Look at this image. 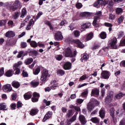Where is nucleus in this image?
<instances>
[{
    "instance_id": "nucleus-63",
    "label": "nucleus",
    "mask_w": 125,
    "mask_h": 125,
    "mask_svg": "<svg viewBox=\"0 0 125 125\" xmlns=\"http://www.w3.org/2000/svg\"><path fill=\"white\" fill-rule=\"evenodd\" d=\"M119 125H125V118H123L120 121Z\"/></svg>"
},
{
    "instance_id": "nucleus-14",
    "label": "nucleus",
    "mask_w": 125,
    "mask_h": 125,
    "mask_svg": "<svg viewBox=\"0 0 125 125\" xmlns=\"http://www.w3.org/2000/svg\"><path fill=\"white\" fill-rule=\"evenodd\" d=\"M74 42L75 43H76V44H77L78 47H79L80 48H83V47H84V45H83V43L81 41H80V40H74Z\"/></svg>"
},
{
    "instance_id": "nucleus-2",
    "label": "nucleus",
    "mask_w": 125,
    "mask_h": 125,
    "mask_svg": "<svg viewBox=\"0 0 125 125\" xmlns=\"http://www.w3.org/2000/svg\"><path fill=\"white\" fill-rule=\"evenodd\" d=\"M99 103L95 99H91L90 102L87 105V108L89 112H91L95 105H98Z\"/></svg>"
},
{
    "instance_id": "nucleus-47",
    "label": "nucleus",
    "mask_w": 125,
    "mask_h": 125,
    "mask_svg": "<svg viewBox=\"0 0 125 125\" xmlns=\"http://www.w3.org/2000/svg\"><path fill=\"white\" fill-rule=\"evenodd\" d=\"M73 33L75 38H79L81 35V32L78 30H75Z\"/></svg>"
},
{
    "instance_id": "nucleus-54",
    "label": "nucleus",
    "mask_w": 125,
    "mask_h": 125,
    "mask_svg": "<svg viewBox=\"0 0 125 125\" xmlns=\"http://www.w3.org/2000/svg\"><path fill=\"white\" fill-rule=\"evenodd\" d=\"M67 23L66 20H63L60 22V26H65V25H67Z\"/></svg>"
},
{
    "instance_id": "nucleus-18",
    "label": "nucleus",
    "mask_w": 125,
    "mask_h": 125,
    "mask_svg": "<svg viewBox=\"0 0 125 125\" xmlns=\"http://www.w3.org/2000/svg\"><path fill=\"white\" fill-rule=\"evenodd\" d=\"M79 120L82 125H84L86 124V120H85V117L83 115H80L79 116Z\"/></svg>"
},
{
    "instance_id": "nucleus-55",
    "label": "nucleus",
    "mask_w": 125,
    "mask_h": 125,
    "mask_svg": "<svg viewBox=\"0 0 125 125\" xmlns=\"http://www.w3.org/2000/svg\"><path fill=\"white\" fill-rule=\"evenodd\" d=\"M55 58L57 60H58V61H60V60H62V55H58L55 56Z\"/></svg>"
},
{
    "instance_id": "nucleus-51",
    "label": "nucleus",
    "mask_w": 125,
    "mask_h": 125,
    "mask_svg": "<svg viewBox=\"0 0 125 125\" xmlns=\"http://www.w3.org/2000/svg\"><path fill=\"white\" fill-rule=\"evenodd\" d=\"M87 78V76H86V75H83L82 76H81L79 79V82H81V81H84V80H85V79H86Z\"/></svg>"
},
{
    "instance_id": "nucleus-33",
    "label": "nucleus",
    "mask_w": 125,
    "mask_h": 125,
    "mask_svg": "<svg viewBox=\"0 0 125 125\" xmlns=\"http://www.w3.org/2000/svg\"><path fill=\"white\" fill-rule=\"evenodd\" d=\"M30 45L32 47H34L35 48L36 47H38V43L35 41H32L30 42Z\"/></svg>"
},
{
    "instance_id": "nucleus-11",
    "label": "nucleus",
    "mask_w": 125,
    "mask_h": 125,
    "mask_svg": "<svg viewBox=\"0 0 125 125\" xmlns=\"http://www.w3.org/2000/svg\"><path fill=\"white\" fill-rule=\"evenodd\" d=\"M33 97L31 99L32 102H38L39 98H40V94L35 92L33 93Z\"/></svg>"
},
{
    "instance_id": "nucleus-7",
    "label": "nucleus",
    "mask_w": 125,
    "mask_h": 125,
    "mask_svg": "<svg viewBox=\"0 0 125 125\" xmlns=\"http://www.w3.org/2000/svg\"><path fill=\"white\" fill-rule=\"evenodd\" d=\"M101 76L103 79H104L105 80H108L110 76V72L107 70L103 71L101 73Z\"/></svg>"
},
{
    "instance_id": "nucleus-62",
    "label": "nucleus",
    "mask_w": 125,
    "mask_h": 125,
    "mask_svg": "<svg viewBox=\"0 0 125 125\" xmlns=\"http://www.w3.org/2000/svg\"><path fill=\"white\" fill-rule=\"evenodd\" d=\"M99 47H100V46L99 45H98V44H96V45H94V46L92 47V49L93 50H94V49H98V48H99Z\"/></svg>"
},
{
    "instance_id": "nucleus-49",
    "label": "nucleus",
    "mask_w": 125,
    "mask_h": 125,
    "mask_svg": "<svg viewBox=\"0 0 125 125\" xmlns=\"http://www.w3.org/2000/svg\"><path fill=\"white\" fill-rule=\"evenodd\" d=\"M19 15V13L18 12H16L13 15V19H17L18 18Z\"/></svg>"
},
{
    "instance_id": "nucleus-36",
    "label": "nucleus",
    "mask_w": 125,
    "mask_h": 125,
    "mask_svg": "<svg viewBox=\"0 0 125 125\" xmlns=\"http://www.w3.org/2000/svg\"><path fill=\"white\" fill-rule=\"evenodd\" d=\"M12 86L16 88H18L20 86V83L18 82H13Z\"/></svg>"
},
{
    "instance_id": "nucleus-30",
    "label": "nucleus",
    "mask_w": 125,
    "mask_h": 125,
    "mask_svg": "<svg viewBox=\"0 0 125 125\" xmlns=\"http://www.w3.org/2000/svg\"><path fill=\"white\" fill-rule=\"evenodd\" d=\"M104 26L109 28L108 30L109 32H111V31H112V27H113V24H112V23H110L109 22H105Z\"/></svg>"
},
{
    "instance_id": "nucleus-38",
    "label": "nucleus",
    "mask_w": 125,
    "mask_h": 125,
    "mask_svg": "<svg viewBox=\"0 0 125 125\" xmlns=\"http://www.w3.org/2000/svg\"><path fill=\"white\" fill-rule=\"evenodd\" d=\"M100 38L102 39L103 40H104V39H106L107 37V34H106V32H102L100 35Z\"/></svg>"
},
{
    "instance_id": "nucleus-27",
    "label": "nucleus",
    "mask_w": 125,
    "mask_h": 125,
    "mask_svg": "<svg viewBox=\"0 0 125 125\" xmlns=\"http://www.w3.org/2000/svg\"><path fill=\"white\" fill-rule=\"evenodd\" d=\"M26 14H27V10L26 8H23L21 10V18H24L25 16H26Z\"/></svg>"
},
{
    "instance_id": "nucleus-1",
    "label": "nucleus",
    "mask_w": 125,
    "mask_h": 125,
    "mask_svg": "<svg viewBox=\"0 0 125 125\" xmlns=\"http://www.w3.org/2000/svg\"><path fill=\"white\" fill-rule=\"evenodd\" d=\"M102 17V12L101 11H97L96 13V16L94 17V21H93V25L95 27H98V23L100 21V20Z\"/></svg>"
},
{
    "instance_id": "nucleus-13",
    "label": "nucleus",
    "mask_w": 125,
    "mask_h": 125,
    "mask_svg": "<svg viewBox=\"0 0 125 125\" xmlns=\"http://www.w3.org/2000/svg\"><path fill=\"white\" fill-rule=\"evenodd\" d=\"M52 116V112L51 111L48 112L44 116L42 120L43 122H45L46 120H48L49 119H50Z\"/></svg>"
},
{
    "instance_id": "nucleus-21",
    "label": "nucleus",
    "mask_w": 125,
    "mask_h": 125,
    "mask_svg": "<svg viewBox=\"0 0 125 125\" xmlns=\"http://www.w3.org/2000/svg\"><path fill=\"white\" fill-rule=\"evenodd\" d=\"M109 50V47L106 46V47H104L102 49L100 50L99 51V54H105V52H107L108 50Z\"/></svg>"
},
{
    "instance_id": "nucleus-59",
    "label": "nucleus",
    "mask_w": 125,
    "mask_h": 125,
    "mask_svg": "<svg viewBox=\"0 0 125 125\" xmlns=\"http://www.w3.org/2000/svg\"><path fill=\"white\" fill-rule=\"evenodd\" d=\"M115 18H116V16H115V15L113 14H109V19H110L111 20H114Z\"/></svg>"
},
{
    "instance_id": "nucleus-50",
    "label": "nucleus",
    "mask_w": 125,
    "mask_h": 125,
    "mask_svg": "<svg viewBox=\"0 0 125 125\" xmlns=\"http://www.w3.org/2000/svg\"><path fill=\"white\" fill-rule=\"evenodd\" d=\"M100 0V2L102 6H104V5L107 4V1L106 0Z\"/></svg>"
},
{
    "instance_id": "nucleus-25",
    "label": "nucleus",
    "mask_w": 125,
    "mask_h": 125,
    "mask_svg": "<svg viewBox=\"0 0 125 125\" xmlns=\"http://www.w3.org/2000/svg\"><path fill=\"white\" fill-rule=\"evenodd\" d=\"M77 119V115H74L73 117L69 120L68 123L67 124V125H70L73 122H75Z\"/></svg>"
},
{
    "instance_id": "nucleus-19",
    "label": "nucleus",
    "mask_w": 125,
    "mask_h": 125,
    "mask_svg": "<svg viewBox=\"0 0 125 125\" xmlns=\"http://www.w3.org/2000/svg\"><path fill=\"white\" fill-rule=\"evenodd\" d=\"M38 113H39V109L37 108H33L30 110L29 114L31 116H35L37 115Z\"/></svg>"
},
{
    "instance_id": "nucleus-35",
    "label": "nucleus",
    "mask_w": 125,
    "mask_h": 125,
    "mask_svg": "<svg viewBox=\"0 0 125 125\" xmlns=\"http://www.w3.org/2000/svg\"><path fill=\"white\" fill-rule=\"evenodd\" d=\"M57 73L59 76H64L65 75V71L62 69L58 70Z\"/></svg>"
},
{
    "instance_id": "nucleus-44",
    "label": "nucleus",
    "mask_w": 125,
    "mask_h": 125,
    "mask_svg": "<svg viewBox=\"0 0 125 125\" xmlns=\"http://www.w3.org/2000/svg\"><path fill=\"white\" fill-rule=\"evenodd\" d=\"M125 94H123V93H120L115 96V98L116 99H120V98H122V97H123V96H125Z\"/></svg>"
},
{
    "instance_id": "nucleus-32",
    "label": "nucleus",
    "mask_w": 125,
    "mask_h": 125,
    "mask_svg": "<svg viewBox=\"0 0 125 125\" xmlns=\"http://www.w3.org/2000/svg\"><path fill=\"white\" fill-rule=\"evenodd\" d=\"M93 38V33L92 32L90 33L89 34L87 35V37L86 38V41H90L91 39Z\"/></svg>"
},
{
    "instance_id": "nucleus-57",
    "label": "nucleus",
    "mask_w": 125,
    "mask_h": 125,
    "mask_svg": "<svg viewBox=\"0 0 125 125\" xmlns=\"http://www.w3.org/2000/svg\"><path fill=\"white\" fill-rule=\"evenodd\" d=\"M21 45L22 48H25V47H27V43L25 42H22L21 43Z\"/></svg>"
},
{
    "instance_id": "nucleus-17",
    "label": "nucleus",
    "mask_w": 125,
    "mask_h": 125,
    "mask_svg": "<svg viewBox=\"0 0 125 125\" xmlns=\"http://www.w3.org/2000/svg\"><path fill=\"white\" fill-rule=\"evenodd\" d=\"M109 112L113 121L116 120V118H115V108L114 107L110 108Z\"/></svg>"
},
{
    "instance_id": "nucleus-16",
    "label": "nucleus",
    "mask_w": 125,
    "mask_h": 125,
    "mask_svg": "<svg viewBox=\"0 0 125 125\" xmlns=\"http://www.w3.org/2000/svg\"><path fill=\"white\" fill-rule=\"evenodd\" d=\"M112 99L113 94H110L106 97V98L105 99V102L106 104H109V103H111V101H112Z\"/></svg>"
},
{
    "instance_id": "nucleus-40",
    "label": "nucleus",
    "mask_w": 125,
    "mask_h": 125,
    "mask_svg": "<svg viewBox=\"0 0 125 125\" xmlns=\"http://www.w3.org/2000/svg\"><path fill=\"white\" fill-rule=\"evenodd\" d=\"M88 94V89H85L83 91V92H82L81 96L82 97H84L87 95Z\"/></svg>"
},
{
    "instance_id": "nucleus-3",
    "label": "nucleus",
    "mask_w": 125,
    "mask_h": 125,
    "mask_svg": "<svg viewBox=\"0 0 125 125\" xmlns=\"http://www.w3.org/2000/svg\"><path fill=\"white\" fill-rule=\"evenodd\" d=\"M22 7V4L19 0H16L13 4V5L10 6V9L15 11L18 8H21Z\"/></svg>"
},
{
    "instance_id": "nucleus-23",
    "label": "nucleus",
    "mask_w": 125,
    "mask_h": 125,
    "mask_svg": "<svg viewBox=\"0 0 125 125\" xmlns=\"http://www.w3.org/2000/svg\"><path fill=\"white\" fill-rule=\"evenodd\" d=\"M35 24V22L34 21V20L33 19H31L30 21L29 22L28 25L26 27V30H29L31 29V26H33Z\"/></svg>"
},
{
    "instance_id": "nucleus-48",
    "label": "nucleus",
    "mask_w": 125,
    "mask_h": 125,
    "mask_svg": "<svg viewBox=\"0 0 125 125\" xmlns=\"http://www.w3.org/2000/svg\"><path fill=\"white\" fill-rule=\"evenodd\" d=\"M41 72V68L38 67L35 71H33V74L34 75H38V74Z\"/></svg>"
},
{
    "instance_id": "nucleus-53",
    "label": "nucleus",
    "mask_w": 125,
    "mask_h": 125,
    "mask_svg": "<svg viewBox=\"0 0 125 125\" xmlns=\"http://www.w3.org/2000/svg\"><path fill=\"white\" fill-rule=\"evenodd\" d=\"M80 16H82V17H88V13L87 12L82 13L80 14Z\"/></svg>"
},
{
    "instance_id": "nucleus-26",
    "label": "nucleus",
    "mask_w": 125,
    "mask_h": 125,
    "mask_svg": "<svg viewBox=\"0 0 125 125\" xmlns=\"http://www.w3.org/2000/svg\"><path fill=\"white\" fill-rule=\"evenodd\" d=\"M90 121L94 123V124H99L100 119L97 117H93L90 119Z\"/></svg>"
},
{
    "instance_id": "nucleus-34",
    "label": "nucleus",
    "mask_w": 125,
    "mask_h": 125,
    "mask_svg": "<svg viewBox=\"0 0 125 125\" xmlns=\"http://www.w3.org/2000/svg\"><path fill=\"white\" fill-rule=\"evenodd\" d=\"M88 55L85 54L83 56V57L81 59V61L82 62H83V61H86L87 59L89 58Z\"/></svg>"
},
{
    "instance_id": "nucleus-5",
    "label": "nucleus",
    "mask_w": 125,
    "mask_h": 125,
    "mask_svg": "<svg viewBox=\"0 0 125 125\" xmlns=\"http://www.w3.org/2000/svg\"><path fill=\"white\" fill-rule=\"evenodd\" d=\"M48 76V70L46 69H43L42 72V76L41 80L42 82H45L47 80V77Z\"/></svg>"
},
{
    "instance_id": "nucleus-46",
    "label": "nucleus",
    "mask_w": 125,
    "mask_h": 125,
    "mask_svg": "<svg viewBox=\"0 0 125 125\" xmlns=\"http://www.w3.org/2000/svg\"><path fill=\"white\" fill-rule=\"evenodd\" d=\"M12 70H9L6 72L5 75L6 77H11L12 76Z\"/></svg>"
},
{
    "instance_id": "nucleus-43",
    "label": "nucleus",
    "mask_w": 125,
    "mask_h": 125,
    "mask_svg": "<svg viewBox=\"0 0 125 125\" xmlns=\"http://www.w3.org/2000/svg\"><path fill=\"white\" fill-rule=\"evenodd\" d=\"M31 84L33 87H37L40 84V83L38 82L32 81L31 83Z\"/></svg>"
},
{
    "instance_id": "nucleus-9",
    "label": "nucleus",
    "mask_w": 125,
    "mask_h": 125,
    "mask_svg": "<svg viewBox=\"0 0 125 125\" xmlns=\"http://www.w3.org/2000/svg\"><path fill=\"white\" fill-rule=\"evenodd\" d=\"M63 39V36L60 31H58L55 33V41H62Z\"/></svg>"
},
{
    "instance_id": "nucleus-6",
    "label": "nucleus",
    "mask_w": 125,
    "mask_h": 125,
    "mask_svg": "<svg viewBox=\"0 0 125 125\" xmlns=\"http://www.w3.org/2000/svg\"><path fill=\"white\" fill-rule=\"evenodd\" d=\"M109 46H110L111 48L117 49V38H114L109 42Z\"/></svg>"
},
{
    "instance_id": "nucleus-10",
    "label": "nucleus",
    "mask_w": 125,
    "mask_h": 125,
    "mask_svg": "<svg viewBox=\"0 0 125 125\" xmlns=\"http://www.w3.org/2000/svg\"><path fill=\"white\" fill-rule=\"evenodd\" d=\"M64 56L65 57H73V53L72 52V50L71 49H70V48H67L65 49Z\"/></svg>"
},
{
    "instance_id": "nucleus-61",
    "label": "nucleus",
    "mask_w": 125,
    "mask_h": 125,
    "mask_svg": "<svg viewBox=\"0 0 125 125\" xmlns=\"http://www.w3.org/2000/svg\"><path fill=\"white\" fill-rule=\"evenodd\" d=\"M22 76L24 77V78H26L28 77V73L25 70H23L22 71Z\"/></svg>"
},
{
    "instance_id": "nucleus-29",
    "label": "nucleus",
    "mask_w": 125,
    "mask_h": 125,
    "mask_svg": "<svg viewBox=\"0 0 125 125\" xmlns=\"http://www.w3.org/2000/svg\"><path fill=\"white\" fill-rule=\"evenodd\" d=\"M90 25H91V23H90V22L84 23L82 25L81 28L82 29H86L87 28H89V27H90Z\"/></svg>"
},
{
    "instance_id": "nucleus-8",
    "label": "nucleus",
    "mask_w": 125,
    "mask_h": 125,
    "mask_svg": "<svg viewBox=\"0 0 125 125\" xmlns=\"http://www.w3.org/2000/svg\"><path fill=\"white\" fill-rule=\"evenodd\" d=\"M3 90L4 92H10L12 90V87L9 84H6L3 86Z\"/></svg>"
},
{
    "instance_id": "nucleus-58",
    "label": "nucleus",
    "mask_w": 125,
    "mask_h": 125,
    "mask_svg": "<svg viewBox=\"0 0 125 125\" xmlns=\"http://www.w3.org/2000/svg\"><path fill=\"white\" fill-rule=\"evenodd\" d=\"M3 74H4V68L3 67H1L0 69V77H1Z\"/></svg>"
},
{
    "instance_id": "nucleus-56",
    "label": "nucleus",
    "mask_w": 125,
    "mask_h": 125,
    "mask_svg": "<svg viewBox=\"0 0 125 125\" xmlns=\"http://www.w3.org/2000/svg\"><path fill=\"white\" fill-rule=\"evenodd\" d=\"M76 6L77 8L80 9V8H82V7H83V4H82V3L78 2L76 3Z\"/></svg>"
},
{
    "instance_id": "nucleus-45",
    "label": "nucleus",
    "mask_w": 125,
    "mask_h": 125,
    "mask_svg": "<svg viewBox=\"0 0 125 125\" xmlns=\"http://www.w3.org/2000/svg\"><path fill=\"white\" fill-rule=\"evenodd\" d=\"M51 83H55L53 84L52 86H51L52 88H54L55 87H57V86H58V84H57V82L56 81V80H54L53 81H51Z\"/></svg>"
},
{
    "instance_id": "nucleus-42",
    "label": "nucleus",
    "mask_w": 125,
    "mask_h": 125,
    "mask_svg": "<svg viewBox=\"0 0 125 125\" xmlns=\"http://www.w3.org/2000/svg\"><path fill=\"white\" fill-rule=\"evenodd\" d=\"M101 3H100V0H98L97 1H96L94 3V6L95 7H96L97 8H99L100 7Z\"/></svg>"
},
{
    "instance_id": "nucleus-41",
    "label": "nucleus",
    "mask_w": 125,
    "mask_h": 125,
    "mask_svg": "<svg viewBox=\"0 0 125 125\" xmlns=\"http://www.w3.org/2000/svg\"><path fill=\"white\" fill-rule=\"evenodd\" d=\"M116 12L118 15H120V14H122L124 12V11L122 8H117L116 10Z\"/></svg>"
},
{
    "instance_id": "nucleus-22",
    "label": "nucleus",
    "mask_w": 125,
    "mask_h": 125,
    "mask_svg": "<svg viewBox=\"0 0 125 125\" xmlns=\"http://www.w3.org/2000/svg\"><path fill=\"white\" fill-rule=\"evenodd\" d=\"M105 109L104 108H101L99 111L100 117L102 118V119H104L105 117Z\"/></svg>"
},
{
    "instance_id": "nucleus-15",
    "label": "nucleus",
    "mask_w": 125,
    "mask_h": 125,
    "mask_svg": "<svg viewBox=\"0 0 125 125\" xmlns=\"http://www.w3.org/2000/svg\"><path fill=\"white\" fill-rule=\"evenodd\" d=\"M72 67V63L70 62H66L63 65L64 70H70Z\"/></svg>"
},
{
    "instance_id": "nucleus-20",
    "label": "nucleus",
    "mask_w": 125,
    "mask_h": 125,
    "mask_svg": "<svg viewBox=\"0 0 125 125\" xmlns=\"http://www.w3.org/2000/svg\"><path fill=\"white\" fill-rule=\"evenodd\" d=\"M99 94V90L97 88H94L92 90L91 96H97Z\"/></svg>"
},
{
    "instance_id": "nucleus-12",
    "label": "nucleus",
    "mask_w": 125,
    "mask_h": 125,
    "mask_svg": "<svg viewBox=\"0 0 125 125\" xmlns=\"http://www.w3.org/2000/svg\"><path fill=\"white\" fill-rule=\"evenodd\" d=\"M15 36V33L12 31H8L5 34L6 38H13Z\"/></svg>"
},
{
    "instance_id": "nucleus-31",
    "label": "nucleus",
    "mask_w": 125,
    "mask_h": 125,
    "mask_svg": "<svg viewBox=\"0 0 125 125\" xmlns=\"http://www.w3.org/2000/svg\"><path fill=\"white\" fill-rule=\"evenodd\" d=\"M0 110H7L6 104L5 103H0Z\"/></svg>"
},
{
    "instance_id": "nucleus-60",
    "label": "nucleus",
    "mask_w": 125,
    "mask_h": 125,
    "mask_svg": "<svg viewBox=\"0 0 125 125\" xmlns=\"http://www.w3.org/2000/svg\"><path fill=\"white\" fill-rule=\"evenodd\" d=\"M77 103H78V104H82L83 102V100L82 99H78L76 100Z\"/></svg>"
},
{
    "instance_id": "nucleus-24",
    "label": "nucleus",
    "mask_w": 125,
    "mask_h": 125,
    "mask_svg": "<svg viewBox=\"0 0 125 125\" xmlns=\"http://www.w3.org/2000/svg\"><path fill=\"white\" fill-rule=\"evenodd\" d=\"M32 97V93L31 92H29L28 93H25L24 95V98L25 100H28L30 99Z\"/></svg>"
},
{
    "instance_id": "nucleus-28",
    "label": "nucleus",
    "mask_w": 125,
    "mask_h": 125,
    "mask_svg": "<svg viewBox=\"0 0 125 125\" xmlns=\"http://www.w3.org/2000/svg\"><path fill=\"white\" fill-rule=\"evenodd\" d=\"M125 36V32L124 31H120L117 34V39H121Z\"/></svg>"
},
{
    "instance_id": "nucleus-64",
    "label": "nucleus",
    "mask_w": 125,
    "mask_h": 125,
    "mask_svg": "<svg viewBox=\"0 0 125 125\" xmlns=\"http://www.w3.org/2000/svg\"><path fill=\"white\" fill-rule=\"evenodd\" d=\"M72 113H73V111H72V110H69L68 113H67V116L68 117H71Z\"/></svg>"
},
{
    "instance_id": "nucleus-39",
    "label": "nucleus",
    "mask_w": 125,
    "mask_h": 125,
    "mask_svg": "<svg viewBox=\"0 0 125 125\" xmlns=\"http://www.w3.org/2000/svg\"><path fill=\"white\" fill-rule=\"evenodd\" d=\"M33 61V58H29V59H27L25 61V63L26 65H29V64H31V63H32Z\"/></svg>"
},
{
    "instance_id": "nucleus-52",
    "label": "nucleus",
    "mask_w": 125,
    "mask_h": 125,
    "mask_svg": "<svg viewBox=\"0 0 125 125\" xmlns=\"http://www.w3.org/2000/svg\"><path fill=\"white\" fill-rule=\"evenodd\" d=\"M6 23V21L0 20V27H2V26H4Z\"/></svg>"
},
{
    "instance_id": "nucleus-4",
    "label": "nucleus",
    "mask_w": 125,
    "mask_h": 125,
    "mask_svg": "<svg viewBox=\"0 0 125 125\" xmlns=\"http://www.w3.org/2000/svg\"><path fill=\"white\" fill-rule=\"evenodd\" d=\"M23 64L22 62L20 61L18 63H15L13 65V69L15 72V75H19L20 74V66Z\"/></svg>"
},
{
    "instance_id": "nucleus-37",
    "label": "nucleus",
    "mask_w": 125,
    "mask_h": 125,
    "mask_svg": "<svg viewBox=\"0 0 125 125\" xmlns=\"http://www.w3.org/2000/svg\"><path fill=\"white\" fill-rule=\"evenodd\" d=\"M125 20V17L124 16H121L119 18H118L117 20L118 25H120L121 23L124 22V20Z\"/></svg>"
}]
</instances>
